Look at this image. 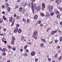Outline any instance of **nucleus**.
<instances>
[{
	"label": "nucleus",
	"mask_w": 62,
	"mask_h": 62,
	"mask_svg": "<svg viewBox=\"0 0 62 62\" xmlns=\"http://www.w3.org/2000/svg\"><path fill=\"white\" fill-rule=\"evenodd\" d=\"M12 40L11 41V44H12V45H13L14 44V40H15V38L13 36H12Z\"/></svg>",
	"instance_id": "obj_1"
},
{
	"label": "nucleus",
	"mask_w": 62,
	"mask_h": 62,
	"mask_svg": "<svg viewBox=\"0 0 62 62\" xmlns=\"http://www.w3.org/2000/svg\"><path fill=\"white\" fill-rule=\"evenodd\" d=\"M53 8L54 7H53V6H51L50 7L49 9V11L50 12H51L53 10Z\"/></svg>",
	"instance_id": "obj_2"
},
{
	"label": "nucleus",
	"mask_w": 62,
	"mask_h": 62,
	"mask_svg": "<svg viewBox=\"0 0 62 62\" xmlns=\"http://www.w3.org/2000/svg\"><path fill=\"white\" fill-rule=\"evenodd\" d=\"M33 3L31 2V5L32 7H31V9H32V12L34 13V5H33Z\"/></svg>",
	"instance_id": "obj_3"
},
{
	"label": "nucleus",
	"mask_w": 62,
	"mask_h": 62,
	"mask_svg": "<svg viewBox=\"0 0 62 62\" xmlns=\"http://www.w3.org/2000/svg\"><path fill=\"white\" fill-rule=\"evenodd\" d=\"M57 30H55L54 31H53L51 33V34L52 35H54L55 33H56L57 32Z\"/></svg>",
	"instance_id": "obj_4"
},
{
	"label": "nucleus",
	"mask_w": 62,
	"mask_h": 62,
	"mask_svg": "<svg viewBox=\"0 0 62 62\" xmlns=\"http://www.w3.org/2000/svg\"><path fill=\"white\" fill-rule=\"evenodd\" d=\"M54 12L56 13L57 14H59V12L58 11H57V10L56 9H55L54 10Z\"/></svg>",
	"instance_id": "obj_5"
},
{
	"label": "nucleus",
	"mask_w": 62,
	"mask_h": 62,
	"mask_svg": "<svg viewBox=\"0 0 62 62\" xmlns=\"http://www.w3.org/2000/svg\"><path fill=\"white\" fill-rule=\"evenodd\" d=\"M7 50L6 48H3L2 50V52H7Z\"/></svg>",
	"instance_id": "obj_6"
},
{
	"label": "nucleus",
	"mask_w": 62,
	"mask_h": 62,
	"mask_svg": "<svg viewBox=\"0 0 62 62\" xmlns=\"http://www.w3.org/2000/svg\"><path fill=\"white\" fill-rule=\"evenodd\" d=\"M18 30V28H16V29L14 31V33H17V31Z\"/></svg>",
	"instance_id": "obj_7"
},
{
	"label": "nucleus",
	"mask_w": 62,
	"mask_h": 62,
	"mask_svg": "<svg viewBox=\"0 0 62 62\" xmlns=\"http://www.w3.org/2000/svg\"><path fill=\"white\" fill-rule=\"evenodd\" d=\"M31 54L32 56H34L35 54V53L34 52H32L31 53Z\"/></svg>",
	"instance_id": "obj_8"
},
{
	"label": "nucleus",
	"mask_w": 62,
	"mask_h": 62,
	"mask_svg": "<svg viewBox=\"0 0 62 62\" xmlns=\"http://www.w3.org/2000/svg\"><path fill=\"white\" fill-rule=\"evenodd\" d=\"M41 9V8H40V6H38L37 7V11H39V10H40Z\"/></svg>",
	"instance_id": "obj_9"
},
{
	"label": "nucleus",
	"mask_w": 62,
	"mask_h": 62,
	"mask_svg": "<svg viewBox=\"0 0 62 62\" xmlns=\"http://www.w3.org/2000/svg\"><path fill=\"white\" fill-rule=\"evenodd\" d=\"M13 20V18L12 17H11L9 18V22H12V20Z\"/></svg>",
	"instance_id": "obj_10"
},
{
	"label": "nucleus",
	"mask_w": 62,
	"mask_h": 62,
	"mask_svg": "<svg viewBox=\"0 0 62 62\" xmlns=\"http://www.w3.org/2000/svg\"><path fill=\"white\" fill-rule=\"evenodd\" d=\"M45 6V4L44 3H43L42 4V8H44Z\"/></svg>",
	"instance_id": "obj_11"
},
{
	"label": "nucleus",
	"mask_w": 62,
	"mask_h": 62,
	"mask_svg": "<svg viewBox=\"0 0 62 62\" xmlns=\"http://www.w3.org/2000/svg\"><path fill=\"white\" fill-rule=\"evenodd\" d=\"M18 33H21L22 32V30L20 29H19L18 31Z\"/></svg>",
	"instance_id": "obj_12"
},
{
	"label": "nucleus",
	"mask_w": 62,
	"mask_h": 62,
	"mask_svg": "<svg viewBox=\"0 0 62 62\" xmlns=\"http://www.w3.org/2000/svg\"><path fill=\"white\" fill-rule=\"evenodd\" d=\"M38 18V16L37 15H36V16H34V19L35 20H37Z\"/></svg>",
	"instance_id": "obj_13"
},
{
	"label": "nucleus",
	"mask_w": 62,
	"mask_h": 62,
	"mask_svg": "<svg viewBox=\"0 0 62 62\" xmlns=\"http://www.w3.org/2000/svg\"><path fill=\"white\" fill-rule=\"evenodd\" d=\"M40 15L42 17H44V16H45V15L43 13H41L40 14Z\"/></svg>",
	"instance_id": "obj_14"
},
{
	"label": "nucleus",
	"mask_w": 62,
	"mask_h": 62,
	"mask_svg": "<svg viewBox=\"0 0 62 62\" xmlns=\"http://www.w3.org/2000/svg\"><path fill=\"white\" fill-rule=\"evenodd\" d=\"M41 41L43 42H46V41H45V40L44 39H42Z\"/></svg>",
	"instance_id": "obj_15"
},
{
	"label": "nucleus",
	"mask_w": 62,
	"mask_h": 62,
	"mask_svg": "<svg viewBox=\"0 0 62 62\" xmlns=\"http://www.w3.org/2000/svg\"><path fill=\"white\" fill-rule=\"evenodd\" d=\"M19 10L20 11H19L20 12H21V11H22L23 10V8H22V7H20L19 8Z\"/></svg>",
	"instance_id": "obj_16"
},
{
	"label": "nucleus",
	"mask_w": 62,
	"mask_h": 62,
	"mask_svg": "<svg viewBox=\"0 0 62 62\" xmlns=\"http://www.w3.org/2000/svg\"><path fill=\"white\" fill-rule=\"evenodd\" d=\"M33 38H34L35 39H37V37L35 36V35H33Z\"/></svg>",
	"instance_id": "obj_17"
},
{
	"label": "nucleus",
	"mask_w": 62,
	"mask_h": 62,
	"mask_svg": "<svg viewBox=\"0 0 62 62\" xmlns=\"http://www.w3.org/2000/svg\"><path fill=\"white\" fill-rule=\"evenodd\" d=\"M9 5H8V3L7 2L6 4L5 5V7L6 8H8V7Z\"/></svg>",
	"instance_id": "obj_18"
},
{
	"label": "nucleus",
	"mask_w": 62,
	"mask_h": 62,
	"mask_svg": "<svg viewBox=\"0 0 62 62\" xmlns=\"http://www.w3.org/2000/svg\"><path fill=\"white\" fill-rule=\"evenodd\" d=\"M11 8L10 7H8L7 8V9L8 11H10V9Z\"/></svg>",
	"instance_id": "obj_19"
},
{
	"label": "nucleus",
	"mask_w": 62,
	"mask_h": 62,
	"mask_svg": "<svg viewBox=\"0 0 62 62\" xmlns=\"http://www.w3.org/2000/svg\"><path fill=\"white\" fill-rule=\"evenodd\" d=\"M34 7L35 9V10H37V9H38V7H37L36 6H34Z\"/></svg>",
	"instance_id": "obj_20"
},
{
	"label": "nucleus",
	"mask_w": 62,
	"mask_h": 62,
	"mask_svg": "<svg viewBox=\"0 0 62 62\" xmlns=\"http://www.w3.org/2000/svg\"><path fill=\"white\" fill-rule=\"evenodd\" d=\"M61 58H62V56H60L59 57L58 59L59 60H60L61 59Z\"/></svg>",
	"instance_id": "obj_21"
},
{
	"label": "nucleus",
	"mask_w": 62,
	"mask_h": 62,
	"mask_svg": "<svg viewBox=\"0 0 62 62\" xmlns=\"http://www.w3.org/2000/svg\"><path fill=\"white\" fill-rule=\"evenodd\" d=\"M27 45H26L24 47V49H25V50H26V48H27Z\"/></svg>",
	"instance_id": "obj_22"
},
{
	"label": "nucleus",
	"mask_w": 62,
	"mask_h": 62,
	"mask_svg": "<svg viewBox=\"0 0 62 62\" xmlns=\"http://www.w3.org/2000/svg\"><path fill=\"white\" fill-rule=\"evenodd\" d=\"M27 5V3H25L23 4V7H25Z\"/></svg>",
	"instance_id": "obj_23"
},
{
	"label": "nucleus",
	"mask_w": 62,
	"mask_h": 62,
	"mask_svg": "<svg viewBox=\"0 0 62 62\" xmlns=\"http://www.w3.org/2000/svg\"><path fill=\"white\" fill-rule=\"evenodd\" d=\"M50 14L51 15V16H53L54 15V12H52L51 14Z\"/></svg>",
	"instance_id": "obj_24"
},
{
	"label": "nucleus",
	"mask_w": 62,
	"mask_h": 62,
	"mask_svg": "<svg viewBox=\"0 0 62 62\" xmlns=\"http://www.w3.org/2000/svg\"><path fill=\"white\" fill-rule=\"evenodd\" d=\"M37 32L35 31L34 33V35H37Z\"/></svg>",
	"instance_id": "obj_25"
},
{
	"label": "nucleus",
	"mask_w": 62,
	"mask_h": 62,
	"mask_svg": "<svg viewBox=\"0 0 62 62\" xmlns=\"http://www.w3.org/2000/svg\"><path fill=\"white\" fill-rule=\"evenodd\" d=\"M3 19L4 20H6V18H5V16H3Z\"/></svg>",
	"instance_id": "obj_26"
},
{
	"label": "nucleus",
	"mask_w": 62,
	"mask_h": 62,
	"mask_svg": "<svg viewBox=\"0 0 62 62\" xmlns=\"http://www.w3.org/2000/svg\"><path fill=\"white\" fill-rule=\"evenodd\" d=\"M26 21V20H25V19H24V18H23V20H22V21H23V22H25Z\"/></svg>",
	"instance_id": "obj_27"
},
{
	"label": "nucleus",
	"mask_w": 62,
	"mask_h": 62,
	"mask_svg": "<svg viewBox=\"0 0 62 62\" xmlns=\"http://www.w3.org/2000/svg\"><path fill=\"white\" fill-rule=\"evenodd\" d=\"M50 29H51V28H48V29H47V30H46L47 32H48V31H49V30H50Z\"/></svg>",
	"instance_id": "obj_28"
},
{
	"label": "nucleus",
	"mask_w": 62,
	"mask_h": 62,
	"mask_svg": "<svg viewBox=\"0 0 62 62\" xmlns=\"http://www.w3.org/2000/svg\"><path fill=\"white\" fill-rule=\"evenodd\" d=\"M60 42L62 41V37H60Z\"/></svg>",
	"instance_id": "obj_29"
},
{
	"label": "nucleus",
	"mask_w": 62,
	"mask_h": 62,
	"mask_svg": "<svg viewBox=\"0 0 62 62\" xmlns=\"http://www.w3.org/2000/svg\"><path fill=\"white\" fill-rule=\"evenodd\" d=\"M30 22V20H29V19H27V23H29Z\"/></svg>",
	"instance_id": "obj_30"
},
{
	"label": "nucleus",
	"mask_w": 62,
	"mask_h": 62,
	"mask_svg": "<svg viewBox=\"0 0 62 62\" xmlns=\"http://www.w3.org/2000/svg\"><path fill=\"white\" fill-rule=\"evenodd\" d=\"M57 17L58 19H59L60 18V15H58L57 16Z\"/></svg>",
	"instance_id": "obj_31"
},
{
	"label": "nucleus",
	"mask_w": 62,
	"mask_h": 62,
	"mask_svg": "<svg viewBox=\"0 0 62 62\" xmlns=\"http://www.w3.org/2000/svg\"><path fill=\"white\" fill-rule=\"evenodd\" d=\"M20 18V16H17V18H16V19H19Z\"/></svg>",
	"instance_id": "obj_32"
},
{
	"label": "nucleus",
	"mask_w": 62,
	"mask_h": 62,
	"mask_svg": "<svg viewBox=\"0 0 62 62\" xmlns=\"http://www.w3.org/2000/svg\"><path fill=\"white\" fill-rule=\"evenodd\" d=\"M6 55V54L4 52L3 54V55H4V56H5Z\"/></svg>",
	"instance_id": "obj_33"
},
{
	"label": "nucleus",
	"mask_w": 62,
	"mask_h": 62,
	"mask_svg": "<svg viewBox=\"0 0 62 62\" xmlns=\"http://www.w3.org/2000/svg\"><path fill=\"white\" fill-rule=\"evenodd\" d=\"M35 60V62H37V61H38V59L37 58H36Z\"/></svg>",
	"instance_id": "obj_34"
},
{
	"label": "nucleus",
	"mask_w": 62,
	"mask_h": 62,
	"mask_svg": "<svg viewBox=\"0 0 62 62\" xmlns=\"http://www.w3.org/2000/svg\"><path fill=\"white\" fill-rule=\"evenodd\" d=\"M13 51H15V50H16V48H15V47H14L13 48Z\"/></svg>",
	"instance_id": "obj_35"
},
{
	"label": "nucleus",
	"mask_w": 62,
	"mask_h": 62,
	"mask_svg": "<svg viewBox=\"0 0 62 62\" xmlns=\"http://www.w3.org/2000/svg\"><path fill=\"white\" fill-rule=\"evenodd\" d=\"M43 44H42V43H41V44H40V46L41 47H43Z\"/></svg>",
	"instance_id": "obj_36"
},
{
	"label": "nucleus",
	"mask_w": 62,
	"mask_h": 62,
	"mask_svg": "<svg viewBox=\"0 0 62 62\" xmlns=\"http://www.w3.org/2000/svg\"><path fill=\"white\" fill-rule=\"evenodd\" d=\"M19 24H17L16 25V26L17 27H18L19 26Z\"/></svg>",
	"instance_id": "obj_37"
},
{
	"label": "nucleus",
	"mask_w": 62,
	"mask_h": 62,
	"mask_svg": "<svg viewBox=\"0 0 62 62\" xmlns=\"http://www.w3.org/2000/svg\"><path fill=\"white\" fill-rule=\"evenodd\" d=\"M55 57H57V54H56L55 56Z\"/></svg>",
	"instance_id": "obj_38"
},
{
	"label": "nucleus",
	"mask_w": 62,
	"mask_h": 62,
	"mask_svg": "<svg viewBox=\"0 0 62 62\" xmlns=\"http://www.w3.org/2000/svg\"><path fill=\"white\" fill-rule=\"evenodd\" d=\"M21 39L22 40V39H23V36H22L21 37Z\"/></svg>",
	"instance_id": "obj_39"
},
{
	"label": "nucleus",
	"mask_w": 62,
	"mask_h": 62,
	"mask_svg": "<svg viewBox=\"0 0 62 62\" xmlns=\"http://www.w3.org/2000/svg\"><path fill=\"white\" fill-rule=\"evenodd\" d=\"M50 15L49 14L46 15V17H50Z\"/></svg>",
	"instance_id": "obj_40"
},
{
	"label": "nucleus",
	"mask_w": 62,
	"mask_h": 62,
	"mask_svg": "<svg viewBox=\"0 0 62 62\" xmlns=\"http://www.w3.org/2000/svg\"><path fill=\"white\" fill-rule=\"evenodd\" d=\"M15 20H14V19H13V22H12V23L13 24H14V21Z\"/></svg>",
	"instance_id": "obj_41"
},
{
	"label": "nucleus",
	"mask_w": 62,
	"mask_h": 62,
	"mask_svg": "<svg viewBox=\"0 0 62 62\" xmlns=\"http://www.w3.org/2000/svg\"><path fill=\"white\" fill-rule=\"evenodd\" d=\"M48 60L49 61H51V58H49L48 59Z\"/></svg>",
	"instance_id": "obj_42"
},
{
	"label": "nucleus",
	"mask_w": 62,
	"mask_h": 62,
	"mask_svg": "<svg viewBox=\"0 0 62 62\" xmlns=\"http://www.w3.org/2000/svg\"><path fill=\"white\" fill-rule=\"evenodd\" d=\"M15 7L16 8H18V6L17 5H16Z\"/></svg>",
	"instance_id": "obj_43"
},
{
	"label": "nucleus",
	"mask_w": 62,
	"mask_h": 62,
	"mask_svg": "<svg viewBox=\"0 0 62 62\" xmlns=\"http://www.w3.org/2000/svg\"><path fill=\"white\" fill-rule=\"evenodd\" d=\"M57 49H59V48H60V46H58L57 47H56Z\"/></svg>",
	"instance_id": "obj_44"
},
{
	"label": "nucleus",
	"mask_w": 62,
	"mask_h": 62,
	"mask_svg": "<svg viewBox=\"0 0 62 62\" xmlns=\"http://www.w3.org/2000/svg\"><path fill=\"white\" fill-rule=\"evenodd\" d=\"M24 55V56H27V54L26 53H25V54Z\"/></svg>",
	"instance_id": "obj_45"
},
{
	"label": "nucleus",
	"mask_w": 62,
	"mask_h": 62,
	"mask_svg": "<svg viewBox=\"0 0 62 62\" xmlns=\"http://www.w3.org/2000/svg\"><path fill=\"white\" fill-rule=\"evenodd\" d=\"M38 23L39 24H40V23H41V21L39 20L38 22Z\"/></svg>",
	"instance_id": "obj_46"
},
{
	"label": "nucleus",
	"mask_w": 62,
	"mask_h": 62,
	"mask_svg": "<svg viewBox=\"0 0 62 62\" xmlns=\"http://www.w3.org/2000/svg\"><path fill=\"white\" fill-rule=\"evenodd\" d=\"M2 8H5V6L3 5V6H2Z\"/></svg>",
	"instance_id": "obj_47"
},
{
	"label": "nucleus",
	"mask_w": 62,
	"mask_h": 62,
	"mask_svg": "<svg viewBox=\"0 0 62 62\" xmlns=\"http://www.w3.org/2000/svg\"><path fill=\"white\" fill-rule=\"evenodd\" d=\"M26 52H27V53H28V52L29 51L28 50V49H26Z\"/></svg>",
	"instance_id": "obj_48"
},
{
	"label": "nucleus",
	"mask_w": 62,
	"mask_h": 62,
	"mask_svg": "<svg viewBox=\"0 0 62 62\" xmlns=\"http://www.w3.org/2000/svg\"><path fill=\"white\" fill-rule=\"evenodd\" d=\"M59 1V0H56V1H55L56 3H57Z\"/></svg>",
	"instance_id": "obj_49"
},
{
	"label": "nucleus",
	"mask_w": 62,
	"mask_h": 62,
	"mask_svg": "<svg viewBox=\"0 0 62 62\" xmlns=\"http://www.w3.org/2000/svg\"><path fill=\"white\" fill-rule=\"evenodd\" d=\"M23 51V50L22 49H21L20 50V52H22Z\"/></svg>",
	"instance_id": "obj_50"
},
{
	"label": "nucleus",
	"mask_w": 62,
	"mask_h": 62,
	"mask_svg": "<svg viewBox=\"0 0 62 62\" xmlns=\"http://www.w3.org/2000/svg\"><path fill=\"white\" fill-rule=\"evenodd\" d=\"M40 26H41V27H42V26H43V24H40Z\"/></svg>",
	"instance_id": "obj_51"
},
{
	"label": "nucleus",
	"mask_w": 62,
	"mask_h": 62,
	"mask_svg": "<svg viewBox=\"0 0 62 62\" xmlns=\"http://www.w3.org/2000/svg\"><path fill=\"white\" fill-rule=\"evenodd\" d=\"M49 43L50 44H52V43H53V41H51L50 42H49Z\"/></svg>",
	"instance_id": "obj_52"
},
{
	"label": "nucleus",
	"mask_w": 62,
	"mask_h": 62,
	"mask_svg": "<svg viewBox=\"0 0 62 62\" xmlns=\"http://www.w3.org/2000/svg\"><path fill=\"white\" fill-rule=\"evenodd\" d=\"M0 36H3L4 35V34H2V33H1L0 34Z\"/></svg>",
	"instance_id": "obj_53"
},
{
	"label": "nucleus",
	"mask_w": 62,
	"mask_h": 62,
	"mask_svg": "<svg viewBox=\"0 0 62 62\" xmlns=\"http://www.w3.org/2000/svg\"><path fill=\"white\" fill-rule=\"evenodd\" d=\"M2 14H4L5 13V12H4V11H3L2 12Z\"/></svg>",
	"instance_id": "obj_54"
},
{
	"label": "nucleus",
	"mask_w": 62,
	"mask_h": 62,
	"mask_svg": "<svg viewBox=\"0 0 62 62\" xmlns=\"http://www.w3.org/2000/svg\"><path fill=\"white\" fill-rule=\"evenodd\" d=\"M58 8L59 9H60V7H58Z\"/></svg>",
	"instance_id": "obj_55"
},
{
	"label": "nucleus",
	"mask_w": 62,
	"mask_h": 62,
	"mask_svg": "<svg viewBox=\"0 0 62 62\" xmlns=\"http://www.w3.org/2000/svg\"><path fill=\"white\" fill-rule=\"evenodd\" d=\"M28 44H31V43L28 42Z\"/></svg>",
	"instance_id": "obj_56"
},
{
	"label": "nucleus",
	"mask_w": 62,
	"mask_h": 62,
	"mask_svg": "<svg viewBox=\"0 0 62 62\" xmlns=\"http://www.w3.org/2000/svg\"><path fill=\"white\" fill-rule=\"evenodd\" d=\"M59 33H61L62 32L61 31H59Z\"/></svg>",
	"instance_id": "obj_57"
},
{
	"label": "nucleus",
	"mask_w": 62,
	"mask_h": 62,
	"mask_svg": "<svg viewBox=\"0 0 62 62\" xmlns=\"http://www.w3.org/2000/svg\"><path fill=\"white\" fill-rule=\"evenodd\" d=\"M60 24H61V25H62V22H61L60 23Z\"/></svg>",
	"instance_id": "obj_58"
},
{
	"label": "nucleus",
	"mask_w": 62,
	"mask_h": 62,
	"mask_svg": "<svg viewBox=\"0 0 62 62\" xmlns=\"http://www.w3.org/2000/svg\"><path fill=\"white\" fill-rule=\"evenodd\" d=\"M2 40H5V38H3L2 39Z\"/></svg>",
	"instance_id": "obj_59"
},
{
	"label": "nucleus",
	"mask_w": 62,
	"mask_h": 62,
	"mask_svg": "<svg viewBox=\"0 0 62 62\" xmlns=\"http://www.w3.org/2000/svg\"><path fill=\"white\" fill-rule=\"evenodd\" d=\"M20 0H18L17 2H20Z\"/></svg>",
	"instance_id": "obj_60"
},
{
	"label": "nucleus",
	"mask_w": 62,
	"mask_h": 62,
	"mask_svg": "<svg viewBox=\"0 0 62 62\" xmlns=\"http://www.w3.org/2000/svg\"><path fill=\"white\" fill-rule=\"evenodd\" d=\"M60 9V10H62V8H60V9Z\"/></svg>",
	"instance_id": "obj_61"
},
{
	"label": "nucleus",
	"mask_w": 62,
	"mask_h": 62,
	"mask_svg": "<svg viewBox=\"0 0 62 62\" xmlns=\"http://www.w3.org/2000/svg\"><path fill=\"white\" fill-rule=\"evenodd\" d=\"M4 42L5 43H6V44L7 43V41H4Z\"/></svg>",
	"instance_id": "obj_62"
},
{
	"label": "nucleus",
	"mask_w": 62,
	"mask_h": 62,
	"mask_svg": "<svg viewBox=\"0 0 62 62\" xmlns=\"http://www.w3.org/2000/svg\"><path fill=\"white\" fill-rule=\"evenodd\" d=\"M28 6L30 7V4H29L28 5Z\"/></svg>",
	"instance_id": "obj_63"
},
{
	"label": "nucleus",
	"mask_w": 62,
	"mask_h": 62,
	"mask_svg": "<svg viewBox=\"0 0 62 62\" xmlns=\"http://www.w3.org/2000/svg\"><path fill=\"white\" fill-rule=\"evenodd\" d=\"M14 16L15 17H16V15H14Z\"/></svg>",
	"instance_id": "obj_64"
}]
</instances>
